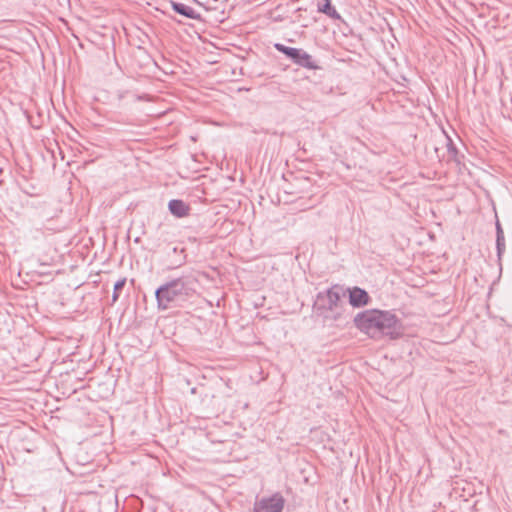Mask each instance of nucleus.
I'll return each mask as SVG.
<instances>
[{"instance_id": "obj_1", "label": "nucleus", "mask_w": 512, "mask_h": 512, "mask_svg": "<svg viewBox=\"0 0 512 512\" xmlns=\"http://www.w3.org/2000/svg\"><path fill=\"white\" fill-rule=\"evenodd\" d=\"M199 280L197 272L189 270L181 276L172 278L160 285L155 291V298L159 310H168L181 307L197 295Z\"/></svg>"}, {"instance_id": "obj_2", "label": "nucleus", "mask_w": 512, "mask_h": 512, "mask_svg": "<svg viewBox=\"0 0 512 512\" xmlns=\"http://www.w3.org/2000/svg\"><path fill=\"white\" fill-rule=\"evenodd\" d=\"M354 325L371 337L383 335L394 340L403 335L402 323L391 311L369 309L359 312L354 317Z\"/></svg>"}, {"instance_id": "obj_3", "label": "nucleus", "mask_w": 512, "mask_h": 512, "mask_svg": "<svg viewBox=\"0 0 512 512\" xmlns=\"http://www.w3.org/2000/svg\"><path fill=\"white\" fill-rule=\"evenodd\" d=\"M346 296V289L341 285H333L331 288L324 292H319L317 295L318 309L336 311L335 319L338 318L340 312L338 311L344 304Z\"/></svg>"}, {"instance_id": "obj_4", "label": "nucleus", "mask_w": 512, "mask_h": 512, "mask_svg": "<svg viewBox=\"0 0 512 512\" xmlns=\"http://www.w3.org/2000/svg\"><path fill=\"white\" fill-rule=\"evenodd\" d=\"M274 48L284 54L289 60L295 65L308 69V70H319L321 67L317 64V61L301 48L288 47L281 43L274 44Z\"/></svg>"}, {"instance_id": "obj_5", "label": "nucleus", "mask_w": 512, "mask_h": 512, "mask_svg": "<svg viewBox=\"0 0 512 512\" xmlns=\"http://www.w3.org/2000/svg\"><path fill=\"white\" fill-rule=\"evenodd\" d=\"M187 258V250L182 244H169L163 251L162 263L166 271H172L184 266Z\"/></svg>"}, {"instance_id": "obj_6", "label": "nucleus", "mask_w": 512, "mask_h": 512, "mask_svg": "<svg viewBox=\"0 0 512 512\" xmlns=\"http://www.w3.org/2000/svg\"><path fill=\"white\" fill-rule=\"evenodd\" d=\"M285 499L280 493H274L271 497L262 498L254 505L253 512H282Z\"/></svg>"}, {"instance_id": "obj_7", "label": "nucleus", "mask_w": 512, "mask_h": 512, "mask_svg": "<svg viewBox=\"0 0 512 512\" xmlns=\"http://www.w3.org/2000/svg\"><path fill=\"white\" fill-rule=\"evenodd\" d=\"M346 293L349 295V303L355 308L366 306L370 303L371 297L366 290L360 287H353L346 289Z\"/></svg>"}, {"instance_id": "obj_8", "label": "nucleus", "mask_w": 512, "mask_h": 512, "mask_svg": "<svg viewBox=\"0 0 512 512\" xmlns=\"http://www.w3.org/2000/svg\"><path fill=\"white\" fill-rule=\"evenodd\" d=\"M169 5L176 14H179L191 20H202L201 14L189 5L174 0H170Z\"/></svg>"}, {"instance_id": "obj_9", "label": "nucleus", "mask_w": 512, "mask_h": 512, "mask_svg": "<svg viewBox=\"0 0 512 512\" xmlns=\"http://www.w3.org/2000/svg\"><path fill=\"white\" fill-rule=\"evenodd\" d=\"M169 212L177 217L183 218L189 215L190 206L181 199H172L168 203Z\"/></svg>"}, {"instance_id": "obj_10", "label": "nucleus", "mask_w": 512, "mask_h": 512, "mask_svg": "<svg viewBox=\"0 0 512 512\" xmlns=\"http://www.w3.org/2000/svg\"><path fill=\"white\" fill-rule=\"evenodd\" d=\"M496 248H497V254L498 257H501V255L505 251V237L504 232L502 229V226L499 222V220H496Z\"/></svg>"}, {"instance_id": "obj_11", "label": "nucleus", "mask_w": 512, "mask_h": 512, "mask_svg": "<svg viewBox=\"0 0 512 512\" xmlns=\"http://www.w3.org/2000/svg\"><path fill=\"white\" fill-rule=\"evenodd\" d=\"M323 5L318 6V11L324 13L328 17L338 20L341 18L335 7L331 4V0H322Z\"/></svg>"}, {"instance_id": "obj_12", "label": "nucleus", "mask_w": 512, "mask_h": 512, "mask_svg": "<svg viewBox=\"0 0 512 512\" xmlns=\"http://www.w3.org/2000/svg\"><path fill=\"white\" fill-rule=\"evenodd\" d=\"M125 284H126V278H121L114 284L113 294H112V302L113 303H115L119 299L121 291L123 290Z\"/></svg>"}, {"instance_id": "obj_13", "label": "nucleus", "mask_w": 512, "mask_h": 512, "mask_svg": "<svg viewBox=\"0 0 512 512\" xmlns=\"http://www.w3.org/2000/svg\"><path fill=\"white\" fill-rule=\"evenodd\" d=\"M447 140V151L452 158H456L458 153L457 148L455 147V145L453 144L452 140L449 137H447Z\"/></svg>"}, {"instance_id": "obj_14", "label": "nucleus", "mask_w": 512, "mask_h": 512, "mask_svg": "<svg viewBox=\"0 0 512 512\" xmlns=\"http://www.w3.org/2000/svg\"><path fill=\"white\" fill-rule=\"evenodd\" d=\"M167 15H168V17H169L172 21H174L175 23H178V24H181V23H182V21H181V20H178V19H177L176 17H174L173 15H170V14H167Z\"/></svg>"}, {"instance_id": "obj_15", "label": "nucleus", "mask_w": 512, "mask_h": 512, "mask_svg": "<svg viewBox=\"0 0 512 512\" xmlns=\"http://www.w3.org/2000/svg\"><path fill=\"white\" fill-rule=\"evenodd\" d=\"M193 2L196 4H200V2L198 0H193Z\"/></svg>"}]
</instances>
